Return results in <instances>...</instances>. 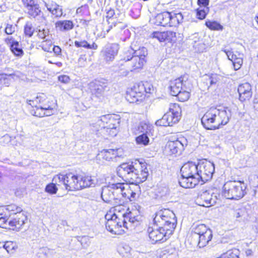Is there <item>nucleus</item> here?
Instances as JSON below:
<instances>
[{"label":"nucleus","instance_id":"f257e3e1","mask_svg":"<svg viewBox=\"0 0 258 258\" xmlns=\"http://www.w3.org/2000/svg\"><path fill=\"white\" fill-rule=\"evenodd\" d=\"M214 171V164L206 159H200L197 163L186 162L180 169L179 183L185 188H194L211 179Z\"/></svg>","mask_w":258,"mask_h":258},{"label":"nucleus","instance_id":"f03ea898","mask_svg":"<svg viewBox=\"0 0 258 258\" xmlns=\"http://www.w3.org/2000/svg\"><path fill=\"white\" fill-rule=\"evenodd\" d=\"M30 113L39 118L48 117L56 114L58 110L57 100L51 95L44 93H37L32 99H28Z\"/></svg>","mask_w":258,"mask_h":258},{"label":"nucleus","instance_id":"7ed1b4c3","mask_svg":"<svg viewBox=\"0 0 258 258\" xmlns=\"http://www.w3.org/2000/svg\"><path fill=\"white\" fill-rule=\"evenodd\" d=\"M119 176L126 182L132 184H138L145 181L148 176L147 164L139 160L123 163L118 167Z\"/></svg>","mask_w":258,"mask_h":258},{"label":"nucleus","instance_id":"20e7f679","mask_svg":"<svg viewBox=\"0 0 258 258\" xmlns=\"http://www.w3.org/2000/svg\"><path fill=\"white\" fill-rule=\"evenodd\" d=\"M154 88L151 83L141 81L126 89L124 97L130 103L140 104L146 102L152 95Z\"/></svg>","mask_w":258,"mask_h":258},{"label":"nucleus","instance_id":"39448f33","mask_svg":"<svg viewBox=\"0 0 258 258\" xmlns=\"http://www.w3.org/2000/svg\"><path fill=\"white\" fill-rule=\"evenodd\" d=\"M229 120V114L225 109L210 108L202 116L201 122L206 129L216 130L226 124Z\"/></svg>","mask_w":258,"mask_h":258},{"label":"nucleus","instance_id":"423d86ee","mask_svg":"<svg viewBox=\"0 0 258 258\" xmlns=\"http://www.w3.org/2000/svg\"><path fill=\"white\" fill-rule=\"evenodd\" d=\"M107 188V189H103L101 193L102 199L107 203L109 202L112 199H114L113 196L107 197V195L109 192L112 194L115 192L120 193L122 197L126 200L133 201L136 199L139 188L137 184H132L130 183L127 184L123 182L109 184Z\"/></svg>","mask_w":258,"mask_h":258},{"label":"nucleus","instance_id":"0eeeda50","mask_svg":"<svg viewBox=\"0 0 258 258\" xmlns=\"http://www.w3.org/2000/svg\"><path fill=\"white\" fill-rule=\"evenodd\" d=\"M120 122V117L117 114L110 113L100 116L98 120L100 128L97 131L96 134L106 139L116 136Z\"/></svg>","mask_w":258,"mask_h":258},{"label":"nucleus","instance_id":"6e6552de","mask_svg":"<svg viewBox=\"0 0 258 258\" xmlns=\"http://www.w3.org/2000/svg\"><path fill=\"white\" fill-rule=\"evenodd\" d=\"M181 13L164 11L157 14L152 19V23L156 26L173 27L177 26L183 21Z\"/></svg>","mask_w":258,"mask_h":258},{"label":"nucleus","instance_id":"1a4fd4ad","mask_svg":"<svg viewBox=\"0 0 258 258\" xmlns=\"http://www.w3.org/2000/svg\"><path fill=\"white\" fill-rule=\"evenodd\" d=\"M153 224L157 226H161L173 234L176 226L177 219L172 211L164 209L155 213Z\"/></svg>","mask_w":258,"mask_h":258},{"label":"nucleus","instance_id":"9d476101","mask_svg":"<svg viewBox=\"0 0 258 258\" xmlns=\"http://www.w3.org/2000/svg\"><path fill=\"white\" fill-rule=\"evenodd\" d=\"M246 188L243 180H229L223 186L222 194L227 199L239 200L246 194Z\"/></svg>","mask_w":258,"mask_h":258},{"label":"nucleus","instance_id":"9b49d317","mask_svg":"<svg viewBox=\"0 0 258 258\" xmlns=\"http://www.w3.org/2000/svg\"><path fill=\"white\" fill-rule=\"evenodd\" d=\"M105 218L106 220V228L112 234L120 235L125 233L128 228L124 219L117 218L112 212H107Z\"/></svg>","mask_w":258,"mask_h":258},{"label":"nucleus","instance_id":"f8f14e48","mask_svg":"<svg viewBox=\"0 0 258 258\" xmlns=\"http://www.w3.org/2000/svg\"><path fill=\"white\" fill-rule=\"evenodd\" d=\"M190 236L197 238V243L200 247L206 246L213 238V232L207 225L198 224L192 228Z\"/></svg>","mask_w":258,"mask_h":258},{"label":"nucleus","instance_id":"ddd939ff","mask_svg":"<svg viewBox=\"0 0 258 258\" xmlns=\"http://www.w3.org/2000/svg\"><path fill=\"white\" fill-rule=\"evenodd\" d=\"M154 228L149 226L147 230L149 241L152 244L161 243L166 241L172 234L161 226Z\"/></svg>","mask_w":258,"mask_h":258},{"label":"nucleus","instance_id":"4468645a","mask_svg":"<svg viewBox=\"0 0 258 258\" xmlns=\"http://www.w3.org/2000/svg\"><path fill=\"white\" fill-rule=\"evenodd\" d=\"M78 174H74L71 172L66 174L58 173L53 176V180L58 179V182L64 185L66 189L69 191L78 190Z\"/></svg>","mask_w":258,"mask_h":258},{"label":"nucleus","instance_id":"2eb2a0df","mask_svg":"<svg viewBox=\"0 0 258 258\" xmlns=\"http://www.w3.org/2000/svg\"><path fill=\"white\" fill-rule=\"evenodd\" d=\"M191 79L187 74H183L170 81L168 87L170 94L175 96L186 85H189Z\"/></svg>","mask_w":258,"mask_h":258},{"label":"nucleus","instance_id":"dca6fc26","mask_svg":"<svg viewBox=\"0 0 258 258\" xmlns=\"http://www.w3.org/2000/svg\"><path fill=\"white\" fill-rule=\"evenodd\" d=\"M150 38L160 43H172L176 39V33L171 30H156L153 31Z\"/></svg>","mask_w":258,"mask_h":258},{"label":"nucleus","instance_id":"f3484780","mask_svg":"<svg viewBox=\"0 0 258 258\" xmlns=\"http://www.w3.org/2000/svg\"><path fill=\"white\" fill-rule=\"evenodd\" d=\"M147 51L144 47L137 49L136 55L131 61V72L137 73L143 69L147 62Z\"/></svg>","mask_w":258,"mask_h":258},{"label":"nucleus","instance_id":"a211bd4d","mask_svg":"<svg viewBox=\"0 0 258 258\" xmlns=\"http://www.w3.org/2000/svg\"><path fill=\"white\" fill-rule=\"evenodd\" d=\"M120 148L103 149L97 155V159L102 162L110 161L122 156Z\"/></svg>","mask_w":258,"mask_h":258},{"label":"nucleus","instance_id":"6ab92c4d","mask_svg":"<svg viewBox=\"0 0 258 258\" xmlns=\"http://www.w3.org/2000/svg\"><path fill=\"white\" fill-rule=\"evenodd\" d=\"M182 147V143L178 140L168 141L164 147L163 151L167 156H176L181 153Z\"/></svg>","mask_w":258,"mask_h":258},{"label":"nucleus","instance_id":"aec40b11","mask_svg":"<svg viewBox=\"0 0 258 258\" xmlns=\"http://www.w3.org/2000/svg\"><path fill=\"white\" fill-rule=\"evenodd\" d=\"M179 119V117H177L176 115L167 112L156 121V124L161 127L171 126L177 123Z\"/></svg>","mask_w":258,"mask_h":258},{"label":"nucleus","instance_id":"412c9836","mask_svg":"<svg viewBox=\"0 0 258 258\" xmlns=\"http://www.w3.org/2000/svg\"><path fill=\"white\" fill-rule=\"evenodd\" d=\"M27 220L24 214H18L9 220L8 229L17 231L19 230Z\"/></svg>","mask_w":258,"mask_h":258},{"label":"nucleus","instance_id":"4be33fe9","mask_svg":"<svg viewBox=\"0 0 258 258\" xmlns=\"http://www.w3.org/2000/svg\"><path fill=\"white\" fill-rule=\"evenodd\" d=\"M239 99L244 102L250 100L252 96V91L250 85L248 83H242L238 87Z\"/></svg>","mask_w":258,"mask_h":258},{"label":"nucleus","instance_id":"5701e85b","mask_svg":"<svg viewBox=\"0 0 258 258\" xmlns=\"http://www.w3.org/2000/svg\"><path fill=\"white\" fill-rule=\"evenodd\" d=\"M194 86L191 80L189 85H186L183 87L175 97L178 101L180 102H185L189 100L191 97V93L193 90Z\"/></svg>","mask_w":258,"mask_h":258},{"label":"nucleus","instance_id":"b1692460","mask_svg":"<svg viewBox=\"0 0 258 258\" xmlns=\"http://www.w3.org/2000/svg\"><path fill=\"white\" fill-rule=\"evenodd\" d=\"M118 51V45L115 43H111L107 45L102 50L104 59L106 61H112L117 55Z\"/></svg>","mask_w":258,"mask_h":258},{"label":"nucleus","instance_id":"393cba45","mask_svg":"<svg viewBox=\"0 0 258 258\" xmlns=\"http://www.w3.org/2000/svg\"><path fill=\"white\" fill-rule=\"evenodd\" d=\"M105 83L95 80L88 84V89L92 95L99 97L102 94L106 88Z\"/></svg>","mask_w":258,"mask_h":258},{"label":"nucleus","instance_id":"a878e982","mask_svg":"<svg viewBox=\"0 0 258 258\" xmlns=\"http://www.w3.org/2000/svg\"><path fill=\"white\" fill-rule=\"evenodd\" d=\"M5 42L7 44H10V47L12 53L16 56L22 57L24 55L23 49L19 47V43L18 41H15L12 36H8L5 39Z\"/></svg>","mask_w":258,"mask_h":258},{"label":"nucleus","instance_id":"bb28decb","mask_svg":"<svg viewBox=\"0 0 258 258\" xmlns=\"http://www.w3.org/2000/svg\"><path fill=\"white\" fill-rule=\"evenodd\" d=\"M44 6L49 13L55 18H60L63 14L62 9L58 4L53 1L48 3L44 2Z\"/></svg>","mask_w":258,"mask_h":258},{"label":"nucleus","instance_id":"cd10ccee","mask_svg":"<svg viewBox=\"0 0 258 258\" xmlns=\"http://www.w3.org/2000/svg\"><path fill=\"white\" fill-rule=\"evenodd\" d=\"M212 195L207 191L199 194L196 198V203L200 206L209 207L211 205Z\"/></svg>","mask_w":258,"mask_h":258},{"label":"nucleus","instance_id":"c85d7f7f","mask_svg":"<svg viewBox=\"0 0 258 258\" xmlns=\"http://www.w3.org/2000/svg\"><path fill=\"white\" fill-rule=\"evenodd\" d=\"M93 184V180L91 176L85 173L78 174V190L91 186Z\"/></svg>","mask_w":258,"mask_h":258},{"label":"nucleus","instance_id":"c756f323","mask_svg":"<svg viewBox=\"0 0 258 258\" xmlns=\"http://www.w3.org/2000/svg\"><path fill=\"white\" fill-rule=\"evenodd\" d=\"M227 54L229 59L232 62L235 70H238L241 67L243 63L242 55L238 53H234L230 51H224Z\"/></svg>","mask_w":258,"mask_h":258},{"label":"nucleus","instance_id":"7c9ffc66","mask_svg":"<svg viewBox=\"0 0 258 258\" xmlns=\"http://www.w3.org/2000/svg\"><path fill=\"white\" fill-rule=\"evenodd\" d=\"M56 30L60 32H68L74 29L75 24L72 20H58L55 23Z\"/></svg>","mask_w":258,"mask_h":258},{"label":"nucleus","instance_id":"2f4dec72","mask_svg":"<svg viewBox=\"0 0 258 258\" xmlns=\"http://www.w3.org/2000/svg\"><path fill=\"white\" fill-rule=\"evenodd\" d=\"M128 208L124 205V202L111 208L107 212H112L115 216L121 219H124V216L126 214V211Z\"/></svg>","mask_w":258,"mask_h":258},{"label":"nucleus","instance_id":"473e14b6","mask_svg":"<svg viewBox=\"0 0 258 258\" xmlns=\"http://www.w3.org/2000/svg\"><path fill=\"white\" fill-rule=\"evenodd\" d=\"M25 13L30 19L35 18L42 13L41 9L38 4L36 2L31 6L25 10Z\"/></svg>","mask_w":258,"mask_h":258},{"label":"nucleus","instance_id":"72a5a7b5","mask_svg":"<svg viewBox=\"0 0 258 258\" xmlns=\"http://www.w3.org/2000/svg\"><path fill=\"white\" fill-rule=\"evenodd\" d=\"M10 216L12 215L16 216L18 214H23L22 213V209L20 206L16 204H10L5 206L1 207Z\"/></svg>","mask_w":258,"mask_h":258},{"label":"nucleus","instance_id":"f704fd0d","mask_svg":"<svg viewBox=\"0 0 258 258\" xmlns=\"http://www.w3.org/2000/svg\"><path fill=\"white\" fill-rule=\"evenodd\" d=\"M115 15V11L113 9H110L106 12V18L107 19V21L109 24H111L109 26V28L106 30V32L108 33L109 30L112 28L113 26H115L117 23V21H113L111 22V21L113 20V16Z\"/></svg>","mask_w":258,"mask_h":258},{"label":"nucleus","instance_id":"c9c22d12","mask_svg":"<svg viewBox=\"0 0 258 258\" xmlns=\"http://www.w3.org/2000/svg\"><path fill=\"white\" fill-rule=\"evenodd\" d=\"M137 52V50H134L131 47L128 48L123 52L121 60L124 61H131L136 55Z\"/></svg>","mask_w":258,"mask_h":258},{"label":"nucleus","instance_id":"e433bc0d","mask_svg":"<svg viewBox=\"0 0 258 258\" xmlns=\"http://www.w3.org/2000/svg\"><path fill=\"white\" fill-rule=\"evenodd\" d=\"M52 181H54L55 183L50 182L47 184L45 188V191L50 195H54L56 194L57 190L58 188L57 187V185H59L58 179L53 180L52 179Z\"/></svg>","mask_w":258,"mask_h":258},{"label":"nucleus","instance_id":"4c0bfd02","mask_svg":"<svg viewBox=\"0 0 258 258\" xmlns=\"http://www.w3.org/2000/svg\"><path fill=\"white\" fill-rule=\"evenodd\" d=\"M74 43L75 45L77 47H84L87 49H91L95 50L98 48V45L96 43L93 42L92 43V44H90L85 40H84L81 41H75Z\"/></svg>","mask_w":258,"mask_h":258},{"label":"nucleus","instance_id":"58836bf2","mask_svg":"<svg viewBox=\"0 0 258 258\" xmlns=\"http://www.w3.org/2000/svg\"><path fill=\"white\" fill-rule=\"evenodd\" d=\"M205 25L213 31H222L223 29V26L215 21L208 20L205 22Z\"/></svg>","mask_w":258,"mask_h":258},{"label":"nucleus","instance_id":"ea45409f","mask_svg":"<svg viewBox=\"0 0 258 258\" xmlns=\"http://www.w3.org/2000/svg\"><path fill=\"white\" fill-rule=\"evenodd\" d=\"M9 216L0 207V227L8 229Z\"/></svg>","mask_w":258,"mask_h":258},{"label":"nucleus","instance_id":"a19ab883","mask_svg":"<svg viewBox=\"0 0 258 258\" xmlns=\"http://www.w3.org/2000/svg\"><path fill=\"white\" fill-rule=\"evenodd\" d=\"M168 112L174 115H176L177 117L180 118L181 112V108L179 105L176 103H170Z\"/></svg>","mask_w":258,"mask_h":258},{"label":"nucleus","instance_id":"79ce46f5","mask_svg":"<svg viewBox=\"0 0 258 258\" xmlns=\"http://www.w3.org/2000/svg\"><path fill=\"white\" fill-rule=\"evenodd\" d=\"M136 143L137 145L147 146L149 144L150 140L147 135L143 133L135 138Z\"/></svg>","mask_w":258,"mask_h":258},{"label":"nucleus","instance_id":"37998d69","mask_svg":"<svg viewBox=\"0 0 258 258\" xmlns=\"http://www.w3.org/2000/svg\"><path fill=\"white\" fill-rule=\"evenodd\" d=\"M3 247L10 253L15 252L18 248L16 243L11 241H6L3 245Z\"/></svg>","mask_w":258,"mask_h":258},{"label":"nucleus","instance_id":"c03bdc74","mask_svg":"<svg viewBox=\"0 0 258 258\" xmlns=\"http://www.w3.org/2000/svg\"><path fill=\"white\" fill-rule=\"evenodd\" d=\"M224 258H238L239 251L236 248L229 249L222 253Z\"/></svg>","mask_w":258,"mask_h":258},{"label":"nucleus","instance_id":"a18cd8bd","mask_svg":"<svg viewBox=\"0 0 258 258\" xmlns=\"http://www.w3.org/2000/svg\"><path fill=\"white\" fill-rule=\"evenodd\" d=\"M201 7L198 8L196 11V16L197 18L199 20H203L204 19L207 15L208 14L209 9V8L201 9Z\"/></svg>","mask_w":258,"mask_h":258},{"label":"nucleus","instance_id":"49530a36","mask_svg":"<svg viewBox=\"0 0 258 258\" xmlns=\"http://www.w3.org/2000/svg\"><path fill=\"white\" fill-rule=\"evenodd\" d=\"M41 48L46 52H50L52 48V43L50 39H46L41 44Z\"/></svg>","mask_w":258,"mask_h":258},{"label":"nucleus","instance_id":"de8ad7c7","mask_svg":"<svg viewBox=\"0 0 258 258\" xmlns=\"http://www.w3.org/2000/svg\"><path fill=\"white\" fill-rule=\"evenodd\" d=\"M34 29L30 23H27L24 26V32L26 36L31 37L33 35Z\"/></svg>","mask_w":258,"mask_h":258},{"label":"nucleus","instance_id":"09e8293b","mask_svg":"<svg viewBox=\"0 0 258 258\" xmlns=\"http://www.w3.org/2000/svg\"><path fill=\"white\" fill-rule=\"evenodd\" d=\"M242 172L237 168H235L232 170V177L236 181L242 180Z\"/></svg>","mask_w":258,"mask_h":258},{"label":"nucleus","instance_id":"8fccbe9b","mask_svg":"<svg viewBox=\"0 0 258 258\" xmlns=\"http://www.w3.org/2000/svg\"><path fill=\"white\" fill-rule=\"evenodd\" d=\"M49 31L44 28H39L37 32V36L41 39H44L48 34Z\"/></svg>","mask_w":258,"mask_h":258},{"label":"nucleus","instance_id":"3c124183","mask_svg":"<svg viewBox=\"0 0 258 258\" xmlns=\"http://www.w3.org/2000/svg\"><path fill=\"white\" fill-rule=\"evenodd\" d=\"M220 75L217 74H211L209 76L210 83V84L214 85L218 83L220 80Z\"/></svg>","mask_w":258,"mask_h":258},{"label":"nucleus","instance_id":"603ef678","mask_svg":"<svg viewBox=\"0 0 258 258\" xmlns=\"http://www.w3.org/2000/svg\"><path fill=\"white\" fill-rule=\"evenodd\" d=\"M76 13L79 16H83L84 15H89V13L87 7L81 6L77 9Z\"/></svg>","mask_w":258,"mask_h":258},{"label":"nucleus","instance_id":"864d4df0","mask_svg":"<svg viewBox=\"0 0 258 258\" xmlns=\"http://www.w3.org/2000/svg\"><path fill=\"white\" fill-rule=\"evenodd\" d=\"M15 32V27L12 24H8L5 29V32L7 35H12Z\"/></svg>","mask_w":258,"mask_h":258},{"label":"nucleus","instance_id":"5fc2aeb1","mask_svg":"<svg viewBox=\"0 0 258 258\" xmlns=\"http://www.w3.org/2000/svg\"><path fill=\"white\" fill-rule=\"evenodd\" d=\"M23 7L24 10H26L29 7L31 6L35 3L37 2V0H21Z\"/></svg>","mask_w":258,"mask_h":258},{"label":"nucleus","instance_id":"6e6d98bb","mask_svg":"<svg viewBox=\"0 0 258 258\" xmlns=\"http://www.w3.org/2000/svg\"><path fill=\"white\" fill-rule=\"evenodd\" d=\"M58 80L62 83L67 84L70 81V78L66 75H62L58 77Z\"/></svg>","mask_w":258,"mask_h":258},{"label":"nucleus","instance_id":"4d7b16f0","mask_svg":"<svg viewBox=\"0 0 258 258\" xmlns=\"http://www.w3.org/2000/svg\"><path fill=\"white\" fill-rule=\"evenodd\" d=\"M210 0H198L197 4L200 7H204V8H209Z\"/></svg>","mask_w":258,"mask_h":258},{"label":"nucleus","instance_id":"13d9d810","mask_svg":"<svg viewBox=\"0 0 258 258\" xmlns=\"http://www.w3.org/2000/svg\"><path fill=\"white\" fill-rule=\"evenodd\" d=\"M52 50L53 51V52L54 54L56 56H60L62 55L61 53V49L60 47L57 45H55L52 47Z\"/></svg>","mask_w":258,"mask_h":258},{"label":"nucleus","instance_id":"bf43d9fd","mask_svg":"<svg viewBox=\"0 0 258 258\" xmlns=\"http://www.w3.org/2000/svg\"><path fill=\"white\" fill-rule=\"evenodd\" d=\"M8 80L4 75H0V85L1 86H8Z\"/></svg>","mask_w":258,"mask_h":258},{"label":"nucleus","instance_id":"052dcab7","mask_svg":"<svg viewBox=\"0 0 258 258\" xmlns=\"http://www.w3.org/2000/svg\"><path fill=\"white\" fill-rule=\"evenodd\" d=\"M253 107L255 110H258V95L255 96L254 99Z\"/></svg>","mask_w":258,"mask_h":258},{"label":"nucleus","instance_id":"680f3d73","mask_svg":"<svg viewBox=\"0 0 258 258\" xmlns=\"http://www.w3.org/2000/svg\"><path fill=\"white\" fill-rule=\"evenodd\" d=\"M130 214V219L132 220V218H135L136 221H139V215H137L136 216H134L133 215V211H130L128 213Z\"/></svg>","mask_w":258,"mask_h":258},{"label":"nucleus","instance_id":"e2e57ef3","mask_svg":"<svg viewBox=\"0 0 258 258\" xmlns=\"http://www.w3.org/2000/svg\"><path fill=\"white\" fill-rule=\"evenodd\" d=\"M48 62L50 64H56L57 67H60L62 66V63L60 61H57V62H53V61H52L51 60H48Z\"/></svg>","mask_w":258,"mask_h":258},{"label":"nucleus","instance_id":"0e129e2a","mask_svg":"<svg viewBox=\"0 0 258 258\" xmlns=\"http://www.w3.org/2000/svg\"><path fill=\"white\" fill-rule=\"evenodd\" d=\"M245 253L246 256H250L253 254V251L251 249H246L245 250Z\"/></svg>","mask_w":258,"mask_h":258},{"label":"nucleus","instance_id":"69168bd1","mask_svg":"<svg viewBox=\"0 0 258 258\" xmlns=\"http://www.w3.org/2000/svg\"><path fill=\"white\" fill-rule=\"evenodd\" d=\"M216 258H224L223 255L222 254H221L219 256L217 257Z\"/></svg>","mask_w":258,"mask_h":258},{"label":"nucleus","instance_id":"338daca9","mask_svg":"<svg viewBox=\"0 0 258 258\" xmlns=\"http://www.w3.org/2000/svg\"><path fill=\"white\" fill-rule=\"evenodd\" d=\"M105 34H106V33H104L103 35L102 36V37H105Z\"/></svg>","mask_w":258,"mask_h":258},{"label":"nucleus","instance_id":"774afa93","mask_svg":"<svg viewBox=\"0 0 258 258\" xmlns=\"http://www.w3.org/2000/svg\"><path fill=\"white\" fill-rule=\"evenodd\" d=\"M2 248V247L0 246V249Z\"/></svg>","mask_w":258,"mask_h":258}]
</instances>
